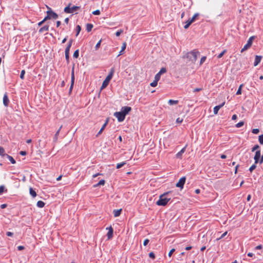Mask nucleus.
Instances as JSON below:
<instances>
[{
	"mask_svg": "<svg viewBox=\"0 0 263 263\" xmlns=\"http://www.w3.org/2000/svg\"><path fill=\"white\" fill-rule=\"evenodd\" d=\"M106 229L108 230V231L107 233V238L108 239H110L112 238V237L113 236V232H114L113 228L111 226H110L109 227L107 228Z\"/></svg>",
	"mask_w": 263,
	"mask_h": 263,
	"instance_id": "9",
	"label": "nucleus"
},
{
	"mask_svg": "<svg viewBox=\"0 0 263 263\" xmlns=\"http://www.w3.org/2000/svg\"><path fill=\"white\" fill-rule=\"evenodd\" d=\"M192 23L193 22L190 19H189L185 22V25L184 26V29H187Z\"/></svg>",
	"mask_w": 263,
	"mask_h": 263,
	"instance_id": "24",
	"label": "nucleus"
},
{
	"mask_svg": "<svg viewBox=\"0 0 263 263\" xmlns=\"http://www.w3.org/2000/svg\"><path fill=\"white\" fill-rule=\"evenodd\" d=\"M186 146H185L184 147H183V148L181 149V150L176 155V158H179V159H181L182 158V154L185 152V149H186Z\"/></svg>",
	"mask_w": 263,
	"mask_h": 263,
	"instance_id": "17",
	"label": "nucleus"
},
{
	"mask_svg": "<svg viewBox=\"0 0 263 263\" xmlns=\"http://www.w3.org/2000/svg\"><path fill=\"white\" fill-rule=\"evenodd\" d=\"M114 73V69L111 68L110 69V71L109 74H108V76L106 77L105 79L103 82V83H102V85L101 86L102 89L105 88L108 85L109 81H110V80L111 79V78L113 76Z\"/></svg>",
	"mask_w": 263,
	"mask_h": 263,
	"instance_id": "2",
	"label": "nucleus"
},
{
	"mask_svg": "<svg viewBox=\"0 0 263 263\" xmlns=\"http://www.w3.org/2000/svg\"><path fill=\"white\" fill-rule=\"evenodd\" d=\"M243 124H244V122L241 121L236 124V127L237 128H239V127L242 126L243 125Z\"/></svg>",
	"mask_w": 263,
	"mask_h": 263,
	"instance_id": "37",
	"label": "nucleus"
},
{
	"mask_svg": "<svg viewBox=\"0 0 263 263\" xmlns=\"http://www.w3.org/2000/svg\"><path fill=\"white\" fill-rule=\"evenodd\" d=\"M198 16H199V14L198 13H195L193 15V16L192 17V18H191L190 20L193 23Z\"/></svg>",
	"mask_w": 263,
	"mask_h": 263,
	"instance_id": "33",
	"label": "nucleus"
},
{
	"mask_svg": "<svg viewBox=\"0 0 263 263\" xmlns=\"http://www.w3.org/2000/svg\"><path fill=\"white\" fill-rule=\"evenodd\" d=\"M126 164V162H122L117 164L116 167L119 169L123 166Z\"/></svg>",
	"mask_w": 263,
	"mask_h": 263,
	"instance_id": "31",
	"label": "nucleus"
},
{
	"mask_svg": "<svg viewBox=\"0 0 263 263\" xmlns=\"http://www.w3.org/2000/svg\"><path fill=\"white\" fill-rule=\"evenodd\" d=\"M25 70H22L21 71V74H20V78L22 80H23L24 79V75H25Z\"/></svg>",
	"mask_w": 263,
	"mask_h": 263,
	"instance_id": "38",
	"label": "nucleus"
},
{
	"mask_svg": "<svg viewBox=\"0 0 263 263\" xmlns=\"http://www.w3.org/2000/svg\"><path fill=\"white\" fill-rule=\"evenodd\" d=\"M105 180H100L97 184L93 185L95 187H97L99 185H104L105 184Z\"/></svg>",
	"mask_w": 263,
	"mask_h": 263,
	"instance_id": "26",
	"label": "nucleus"
},
{
	"mask_svg": "<svg viewBox=\"0 0 263 263\" xmlns=\"http://www.w3.org/2000/svg\"><path fill=\"white\" fill-rule=\"evenodd\" d=\"M126 47V43L125 42H124L122 44V47H121V50L120 51V53H119V54H118V56H119V55H121L122 54V52L125 49Z\"/></svg>",
	"mask_w": 263,
	"mask_h": 263,
	"instance_id": "22",
	"label": "nucleus"
},
{
	"mask_svg": "<svg viewBox=\"0 0 263 263\" xmlns=\"http://www.w3.org/2000/svg\"><path fill=\"white\" fill-rule=\"evenodd\" d=\"M160 77H161V75L160 74H159L158 73H157L155 76V81L158 82L159 80H160Z\"/></svg>",
	"mask_w": 263,
	"mask_h": 263,
	"instance_id": "36",
	"label": "nucleus"
},
{
	"mask_svg": "<svg viewBox=\"0 0 263 263\" xmlns=\"http://www.w3.org/2000/svg\"><path fill=\"white\" fill-rule=\"evenodd\" d=\"M70 5V4H69L68 6L64 8L65 12H66L67 13H72L80 9V7H78V6H73L71 8H70V7H69Z\"/></svg>",
	"mask_w": 263,
	"mask_h": 263,
	"instance_id": "5",
	"label": "nucleus"
},
{
	"mask_svg": "<svg viewBox=\"0 0 263 263\" xmlns=\"http://www.w3.org/2000/svg\"><path fill=\"white\" fill-rule=\"evenodd\" d=\"M93 28V25L91 24H87L86 25V30L88 32H90Z\"/></svg>",
	"mask_w": 263,
	"mask_h": 263,
	"instance_id": "29",
	"label": "nucleus"
},
{
	"mask_svg": "<svg viewBox=\"0 0 263 263\" xmlns=\"http://www.w3.org/2000/svg\"><path fill=\"white\" fill-rule=\"evenodd\" d=\"M149 257L152 259H155V256L154 253L153 252H151L149 253Z\"/></svg>",
	"mask_w": 263,
	"mask_h": 263,
	"instance_id": "51",
	"label": "nucleus"
},
{
	"mask_svg": "<svg viewBox=\"0 0 263 263\" xmlns=\"http://www.w3.org/2000/svg\"><path fill=\"white\" fill-rule=\"evenodd\" d=\"M24 248H25L23 246H19L17 247V249L19 251L23 250L24 249Z\"/></svg>",
	"mask_w": 263,
	"mask_h": 263,
	"instance_id": "59",
	"label": "nucleus"
},
{
	"mask_svg": "<svg viewBox=\"0 0 263 263\" xmlns=\"http://www.w3.org/2000/svg\"><path fill=\"white\" fill-rule=\"evenodd\" d=\"M20 154L22 156H25L27 154V153L25 151H21L20 152Z\"/></svg>",
	"mask_w": 263,
	"mask_h": 263,
	"instance_id": "60",
	"label": "nucleus"
},
{
	"mask_svg": "<svg viewBox=\"0 0 263 263\" xmlns=\"http://www.w3.org/2000/svg\"><path fill=\"white\" fill-rule=\"evenodd\" d=\"M224 104H225V102H223L222 104L214 107V109H213V112H214V115H217L218 114L219 110L222 107H223L224 105Z\"/></svg>",
	"mask_w": 263,
	"mask_h": 263,
	"instance_id": "11",
	"label": "nucleus"
},
{
	"mask_svg": "<svg viewBox=\"0 0 263 263\" xmlns=\"http://www.w3.org/2000/svg\"><path fill=\"white\" fill-rule=\"evenodd\" d=\"M206 58V57H202L201 58L200 61V65L202 64L205 62Z\"/></svg>",
	"mask_w": 263,
	"mask_h": 263,
	"instance_id": "46",
	"label": "nucleus"
},
{
	"mask_svg": "<svg viewBox=\"0 0 263 263\" xmlns=\"http://www.w3.org/2000/svg\"><path fill=\"white\" fill-rule=\"evenodd\" d=\"M6 235L8 236H12L13 235V233H12L11 232H7L6 233Z\"/></svg>",
	"mask_w": 263,
	"mask_h": 263,
	"instance_id": "61",
	"label": "nucleus"
},
{
	"mask_svg": "<svg viewBox=\"0 0 263 263\" xmlns=\"http://www.w3.org/2000/svg\"><path fill=\"white\" fill-rule=\"evenodd\" d=\"M258 140L261 144H263V134L259 136Z\"/></svg>",
	"mask_w": 263,
	"mask_h": 263,
	"instance_id": "39",
	"label": "nucleus"
},
{
	"mask_svg": "<svg viewBox=\"0 0 263 263\" xmlns=\"http://www.w3.org/2000/svg\"><path fill=\"white\" fill-rule=\"evenodd\" d=\"M74 83V68H72L71 71V85L69 88V91H71L73 88V86Z\"/></svg>",
	"mask_w": 263,
	"mask_h": 263,
	"instance_id": "10",
	"label": "nucleus"
},
{
	"mask_svg": "<svg viewBox=\"0 0 263 263\" xmlns=\"http://www.w3.org/2000/svg\"><path fill=\"white\" fill-rule=\"evenodd\" d=\"M252 132L254 134H257L259 133V130L258 128H254L252 129Z\"/></svg>",
	"mask_w": 263,
	"mask_h": 263,
	"instance_id": "44",
	"label": "nucleus"
},
{
	"mask_svg": "<svg viewBox=\"0 0 263 263\" xmlns=\"http://www.w3.org/2000/svg\"><path fill=\"white\" fill-rule=\"evenodd\" d=\"M237 118V116L236 115H233L232 117V119L233 120H235Z\"/></svg>",
	"mask_w": 263,
	"mask_h": 263,
	"instance_id": "63",
	"label": "nucleus"
},
{
	"mask_svg": "<svg viewBox=\"0 0 263 263\" xmlns=\"http://www.w3.org/2000/svg\"><path fill=\"white\" fill-rule=\"evenodd\" d=\"M123 32L122 30H119L116 32V35L117 36H119Z\"/></svg>",
	"mask_w": 263,
	"mask_h": 263,
	"instance_id": "52",
	"label": "nucleus"
},
{
	"mask_svg": "<svg viewBox=\"0 0 263 263\" xmlns=\"http://www.w3.org/2000/svg\"><path fill=\"white\" fill-rule=\"evenodd\" d=\"M6 155L7 154H5V151L4 148L0 146V156L4 157L6 156Z\"/></svg>",
	"mask_w": 263,
	"mask_h": 263,
	"instance_id": "25",
	"label": "nucleus"
},
{
	"mask_svg": "<svg viewBox=\"0 0 263 263\" xmlns=\"http://www.w3.org/2000/svg\"><path fill=\"white\" fill-rule=\"evenodd\" d=\"M199 54L198 51H196L195 50L192 51L190 52H188L186 55L187 58L189 59V60L194 62L196 61L197 59V55Z\"/></svg>",
	"mask_w": 263,
	"mask_h": 263,
	"instance_id": "3",
	"label": "nucleus"
},
{
	"mask_svg": "<svg viewBox=\"0 0 263 263\" xmlns=\"http://www.w3.org/2000/svg\"><path fill=\"white\" fill-rule=\"evenodd\" d=\"M93 15H99L100 14V11L99 10H96L92 13Z\"/></svg>",
	"mask_w": 263,
	"mask_h": 263,
	"instance_id": "50",
	"label": "nucleus"
},
{
	"mask_svg": "<svg viewBox=\"0 0 263 263\" xmlns=\"http://www.w3.org/2000/svg\"><path fill=\"white\" fill-rule=\"evenodd\" d=\"M260 157V150L256 151L255 152L254 157L255 164L259 162Z\"/></svg>",
	"mask_w": 263,
	"mask_h": 263,
	"instance_id": "12",
	"label": "nucleus"
},
{
	"mask_svg": "<svg viewBox=\"0 0 263 263\" xmlns=\"http://www.w3.org/2000/svg\"><path fill=\"white\" fill-rule=\"evenodd\" d=\"M76 29H77V33L76 34V36H78L79 33H80V31H81V27L80 25H77V27H76Z\"/></svg>",
	"mask_w": 263,
	"mask_h": 263,
	"instance_id": "42",
	"label": "nucleus"
},
{
	"mask_svg": "<svg viewBox=\"0 0 263 263\" xmlns=\"http://www.w3.org/2000/svg\"><path fill=\"white\" fill-rule=\"evenodd\" d=\"M62 127V126H61V127H60V128H59V129L58 130V131L56 132V133H55V135H54V140H55V141H57V140L58 135H59V133H60V130L61 129Z\"/></svg>",
	"mask_w": 263,
	"mask_h": 263,
	"instance_id": "30",
	"label": "nucleus"
},
{
	"mask_svg": "<svg viewBox=\"0 0 263 263\" xmlns=\"http://www.w3.org/2000/svg\"><path fill=\"white\" fill-rule=\"evenodd\" d=\"M256 167V166L255 165V163L253 164L251 166V167H250L249 168V170L251 172H252L255 169V168Z\"/></svg>",
	"mask_w": 263,
	"mask_h": 263,
	"instance_id": "45",
	"label": "nucleus"
},
{
	"mask_svg": "<svg viewBox=\"0 0 263 263\" xmlns=\"http://www.w3.org/2000/svg\"><path fill=\"white\" fill-rule=\"evenodd\" d=\"M9 103V100L7 93H5L3 97V104L5 106L7 107L8 106Z\"/></svg>",
	"mask_w": 263,
	"mask_h": 263,
	"instance_id": "13",
	"label": "nucleus"
},
{
	"mask_svg": "<svg viewBox=\"0 0 263 263\" xmlns=\"http://www.w3.org/2000/svg\"><path fill=\"white\" fill-rule=\"evenodd\" d=\"M166 70L165 68H162L160 69V70L159 71V72H158V73L160 74V75H161L162 73L166 72Z\"/></svg>",
	"mask_w": 263,
	"mask_h": 263,
	"instance_id": "41",
	"label": "nucleus"
},
{
	"mask_svg": "<svg viewBox=\"0 0 263 263\" xmlns=\"http://www.w3.org/2000/svg\"><path fill=\"white\" fill-rule=\"evenodd\" d=\"M157 84H158V82L155 81V80H154L153 82H152L150 84V85L152 87H156L157 85Z\"/></svg>",
	"mask_w": 263,
	"mask_h": 263,
	"instance_id": "43",
	"label": "nucleus"
},
{
	"mask_svg": "<svg viewBox=\"0 0 263 263\" xmlns=\"http://www.w3.org/2000/svg\"><path fill=\"white\" fill-rule=\"evenodd\" d=\"M6 206H7V204H3L1 206L2 209H4V208H6Z\"/></svg>",
	"mask_w": 263,
	"mask_h": 263,
	"instance_id": "64",
	"label": "nucleus"
},
{
	"mask_svg": "<svg viewBox=\"0 0 263 263\" xmlns=\"http://www.w3.org/2000/svg\"><path fill=\"white\" fill-rule=\"evenodd\" d=\"M65 58L67 61V63H68L69 61V54H65Z\"/></svg>",
	"mask_w": 263,
	"mask_h": 263,
	"instance_id": "57",
	"label": "nucleus"
},
{
	"mask_svg": "<svg viewBox=\"0 0 263 263\" xmlns=\"http://www.w3.org/2000/svg\"><path fill=\"white\" fill-rule=\"evenodd\" d=\"M132 110V108L129 106H124L121 108V112L126 116V115Z\"/></svg>",
	"mask_w": 263,
	"mask_h": 263,
	"instance_id": "8",
	"label": "nucleus"
},
{
	"mask_svg": "<svg viewBox=\"0 0 263 263\" xmlns=\"http://www.w3.org/2000/svg\"><path fill=\"white\" fill-rule=\"evenodd\" d=\"M262 248V246L261 245H258L255 247V249L256 250H260Z\"/></svg>",
	"mask_w": 263,
	"mask_h": 263,
	"instance_id": "62",
	"label": "nucleus"
},
{
	"mask_svg": "<svg viewBox=\"0 0 263 263\" xmlns=\"http://www.w3.org/2000/svg\"><path fill=\"white\" fill-rule=\"evenodd\" d=\"M122 209L114 210L113 211L114 215L115 217H118L121 213Z\"/></svg>",
	"mask_w": 263,
	"mask_h": 263,
	"instance_id": "19",
	"label": "nucleus"
},
{
	"mask_svg": "<svg viewBox=\"0 0 263 263\" xmlns=\"http://www.w3.org/2000/svg\"><path fill=\"white\" fill-rule=\"evenodd\" d=\"M47 13L51 16V18L57 19L58 17V14L52 11L48 10L47 11Z\"/></svg>",
	"mask_w": 263,
	"mask_h": 263,
	"instance_id": "15",
	"label": "nucleus"
},
{
	"mask_svg": "<svg viewBox=\"0 0 263 263\" xmlns=\"http://www.w3.org/2000/svg\"><path fill=\"white\" fill-rule=\"evenodd\" d=\"M149 239H145L144 240V242H143V245L144 246H146L148 243L149 242Z\"/></svg>",
	"mask_w": 263,
	"mask_h": 263,
	"instance_id": "56",
	"label": "nucleus"
},
{
	"mask_svg": "<svg viewBox=\"0 0 263 263\" xmlns=\"http://www.w3.org/2000/svg\"><path fill=\"white\" fill-rule=\"evenodd\" d=\"M261 59H262V56L256 55L255 58V61L254 62V66H257L259 64V63L260 62Z\"/></svg>",
	"mask_w": 263,
	"mask_h": 263,
	"instance_id": "14",
	"label": "nucleus"
},
{
	"mask_svg": "<svg viewBox=\"0 0 263 263\" xmlns=\"http://www.w3.org/2000/svg\"><path fill=\"white\" fill-rule=\"evenodd\" d=\"M175 251V249H172L168 253V256L171 257Z\"/></svg>",
	"mask_w": 263,
	"mask_h": 263,
	"instance_id": "54",
	"label": "nucleus"
},
{
	"mask_svg": "<svg viewBox=\"0 0 263 263\" xmlns=\"http://www.w3.org/2000/svg\"><path fill=\"white\" fill-rule=\"evenodd\" d=\"M51 16L47 14V15L42 20V21L44 23L45 21H46L47 20L50 19Z\"/></svg>",
	"mask_w": 263,
	"mask_h": 263,
	"instance_id": "53",
	"label": "nucleus"
},
{
	"mask_svg": "<svg viewBox=\"0 0 263 263\" xmlns=\"http://www.w3.org/2000/svg\"><path fill=\"white\" fill-rule=\"evenodd\" d=\"M4 190H5V186L4 185H1L0 186V195H2L4 193Z\"/></svg>",
	"mask_w": 263,
	"mask_h": 263,
	"instance_id": "48",
	"label": "nucleus"
},
{
	"mask_svg": "<svg viewBox=\"0 0 263 263\" xmlns=\"http://www.w3.org/2000/svg\"><path fill=\"white\" fill-rule=\"evenodd\" d=\"M168 103L170 105H173L178 103V100H169Z\"/></svg>",
	"mask_w": 263,
	"mask_h": 263,
	"instance_id": "27",
	"label": "nucleus"
},
{
	"mask_svg": "<svg viewBox=\"0 0 263 263\" xmlns=\"http://www.w3.org/2000/svg\"><path fill=\"white\" fill-rule=\"evenodd\" d=\"M227 233H228V232H227V231H226V232H225L224 233H223V234L221 235V236L219 238H217V240H220V239H221L223 238L225 236H226V235H227Z\"/></svg>",
	"mask_w": 263,
	"mask_h": 263,
	"instance_id": "47",
	"label": "nucleus"
},
{
	"mask_svg": "<svg viewBox=\"0 0 263 263\" xmlns=\"http://www.w3.org/2000/svg\"><path fill=\"white\" fill-rule=\"evenodd\" d=\"M182 121H183V119H182V118H178L176 119V122L177 123H181L182 122Z\"/></svg>",
	"mask_w": 263,
	"mask_h": 263,
	"instance_id": "55",
	"label": "nucleus"
},
{
	"mask_svg": "<svg viewBox=\"0 0 263 263\" xmlns=\"http://www.w3.org/2000/svg\"><path fill=\"white\" fill-rule=\"evenodd\" d=\"M49 30V26L48 25H45L43 27L41 28L39 30V32L42 33L45 31H47Z\"/></svg>",
	"mask_w": 263,
	"mask_h": 263,
	"instance_id": "20",
	"label": "nucleus"
},
{
	"mask_svg": "<svg viewBox=\"0 0 263 263\" xmlns=\"http://www.w3.org/2000/svg\"><path fill=\"white\" fill-rule=\"evenodd\" d=\"M6 156L10 160V161L11 162V163L15 164L16 163L15 160L13 159V158L12 156H9L8 155H6Z\"/></svg>",
	"mask_w": 263,
	"mask_h": 263,
	"instance_id": "28",
	"label": "nucleus"
},
{
	"mask_svg": "<svg viewBox=\"0 0 263 263\" xmlns=\"http://www.w3.org/2000/svg\"><path fill=\"white\" fill-rule=\"evenodd\" d=\"M45 203L41 200L38 201L36 203V205L40 208H43L45 206Z\"/></svg>",
	"mask_w": 263,
	"mask_h": 263,
	"instance_id": "21",
	"label": "nucleus"
},
{
	"mask_svg": "<svg viewBox=\"0 0 263 263\" xmlns=\"http://www.w3.org/2000/svg\"><path fill=\"white\" fill-rule=\"evenodd\" d=\"M79 50L77 49L76 50L74 53H73V57L75 58H78V57H79Z\"/></svg>",
	"mask_w": 263,
	"mask_h": 263,
	"instance_id": "34",
	"label": "nucleus"
},
{
	"mask_svg": "<svg viewBox=\"0 0 263 263\" xmlns=\"http://www.w3.org/2000/svg\"><path fill=\"white\" fill-rule=\"evenodd\" d=\"M101 40H100L97 43V44L96 45V46H95V49L96 50H98L100 47V45H101Z\"/></svg>",
	"mask_w": 263,
	"mask_h": 263,
	"instance_id": "40",
	"label": "nucleus"
},
{
	"mask_svg": "<svg viewBox=\"0 0 263 263\" xmlns=\"http://www.w3.org/2000/svg\"><path fill=\"white\" fill-rule=\"evenodd\" d=\"M108 124V119L106 120V121H105V122L104 123V124L102 125V127L101 128L100 130H99V132L98 133L97 135V136H98L99 135H100L102 133V132L103 131V130L104 129V128H105V127L106 126L107 124Z\"/></svg>",
	"mask_w": 263,
	"mask_h": 263,
	"instance_id": "18",
	"label": "nucleus"
},
{
	"mask_svg": "<svg viewBox=\"0 0 263 263\" xmlns=\"http://www.w3.org/2000/svg\"><path fill=\"white\" fill-rule=\"evenodd\" d=\"M254 39V36H251L249 40L247 41V43L243 46V47L241 50V52L242 53L243 51L248 50L249 48H250L252 45L253 40Z\"/></svg>",
	"mask_w": 263,
	"mask_h": 263,
	"instance_id": "4",
	"label": "nucleus"
},
{
	"mask_svg": "<svg viewBox=\"0 0 263 263\" xmlns=\"http://www.w3.org/2000/svg\"><path fill=\"white\" fill-rule=\"evenodd\" d=\"M202 90V88H195L193 90V92H197V91H199L200 90Z\"/></svg>",
	"mask_w": 263,
	"mask_h": 263,
	"instance_id": "58",
	"label": "nucleus"
},
{
	"mask_svg": "<svg viewBox=\"0 0 263 263\" xmlns=\"http://www.w3.org/2000/svg\"><path fill=\"white\" fill-rule=\"evenodd\" d=\"M29 193H30V194L33 197H36V193L35 192V191L32 188V187H30V189H29Z\"/></svg>",
	"mask_w": 263,
	"mask_h": 263,
	"instance_id": "23",
	"label": "nucleus"
},
{
	"mask_svg": "<svg viewBox=\"0 0 263 263\" xmlns=\"http://www.w3.org/2000/svg\"><path fill=\"white\" fill-rule=\"evenodd\" d=\"M242 86H243V84H241L239 86V88H238V90H237V91L236 92V95H240L241 93V88H242Z\"/></svg>",
	"mask_w": 263,
	"mask_h": 263,
	"instance_id": "32",
	"label": "nucleus"
},
{
	"mask_svg": "<svg viewBox=\"0 0 263 263\" xmlns=\"http://www.w3.org/2000/svg\"><path fill=\"white\" fill-rule=\"evenodd\" d=\"M168 192L165 193L159 196V200L156 202V204L159 206H165L171 200V198H167L166 195Z\"/></svg>",
	"mask_w": 263,
	"mask_h": 263,
	"instance_id": "1",
	"label": "nucleus"
},
{
	"mask_svg": "<svg viewBox=\"0 0 263 263\" xmlns=\"http://www.w3.org/2000/svg\"><path fill=\"white\" fill-rule=\"evenodd\" d=\"M227 52V50L224 49L223 50L220 54H218L217 56V58L218 59H220L222 57V56L224 55V54Z\"/></svg>",
	"mask_w": 263,
	"mask_h": 263,
	"instance_id": "35",
	"label": "nucleus"
},
{
	"mask_svg": "<svg viewBox=\"0 0 263 263\" xmlns=\"http://www.w3.org/2000/svg\"><path fill=\"white\" fill-rule=\"evenodd\" d=\"M186 178L185 177H182L179 180V181L176 183V186L182 189L184 184L185 182Z\"/></svg>",
	"mask_w": 263,
	"mask_h": 263,
	"instance_id": "7",
	"label": "nucleus"
},
{
	"mask_svg": "<svg viewBox=\"0 0 263 263\" xmlns=\"http://www.w3.org/2000/svg\"><path fill=\"white\" fill-rule=\"evenodd\" d=\"M259 148V146L258 145H255L252 148V151L254 152L258 149Z\"/></svg>",
	"mask_w": 263,
	"mask_h": 263,
	"instance_id": "49",
	"label": "nucleus"
},
{
	"mask_svg": "<svg viewBox=\"0 0 263 263\" xmlns=\"http://www.w3.org/2000/svg\"><path fill=\"white\" fill-rule=\"evenodd\" d=\"M72 43V40H70L68 42V44L65 49V54H69V51H70V49L71 47Z\"/></svg>",
	"mask_w": 263,
	"mask_h": 263,
	"instance_id": "16",
	"label": "nucleus"
},
{
	"mask_svg": "<svg viewBox=\"0 0 263 263\" xmlns=\"http://www.w3.org/2000/svg\"><path fill=\"white\" fill-rule=\"evenodd\" d=\"M119 122H122L124 120L125 116L121 112V111L115 112L114 114Z\"/></svg>",
	"mask_w": 263,
	"mask_h": 263,
	"instance_id": "6",
	"label": "nucleus"
}]
</instances>
